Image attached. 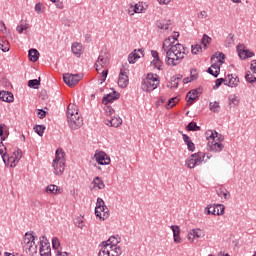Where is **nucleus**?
<instances>
[{"label":"nucleus","mask_w":256,"mask_h":256,"mask_svg":"<svg viewBox=\"0 0 256 256\" xmlns=\"http://www.w3.org/2000/svg\"><path fill=\"white\" fill-rule=\"evenodd\" d=\"M128 63H130V65H134V63H137V60L133 52L128 55Z\"/></svg>","instance_id":"55"},{"label":"nucleus","mask_w":256,"mask_h":256,"mask_svg":"<svg viewBox=\"0 0 256 256\" xmlns=\"http://www.w3.org/2000/svg\"><path fill=\"white\" fill-rule=\"evenodd\" d=\"M245 79L247 83H255L256 77L251 73V71H247L245 74Z\"/></svg>","instance_id":"42"},{"label":"nucleus","mask_w":256,"mask_h":256,"mask_svg":"<svg viewBox=\"0 0 256 256\" xmlns=\"http://www.w3.org/2000/svg\"><path fill=\"white\" fill-rule=\"evenodd\" d=\"M210 68L215 72V78L219 77V73H221V64H219V62H212Z\"/></svg>","instance_id":"37"},{"label":"nucleus","mask_w":256,"mask_h":256,"mask_svg":"<svg viewBox=\"0 0 256 256\" xmlns=\"http://www.w3.org/2000/svg\"><path fill=\"white\" fill-rule=\"evenodd\" d=\"M28 57L32 63H36L39 60V51L35 48H32L28 51Z\"/></svg>","instance_id":"30"},{"label":"nucleus","mask_w":256,"mask_h":256,"mask_svg":"<svg viewBox=\"0 0 256 256\" xmlns=\"http://www.w3.org/2000/svg\"><path fill=\"white\" fill-rule=\"evenodd\" d=\"M61 246V243L59 242V238L54 237L52 239V247L54 249V252L58 251L59 247Z\"/></svg>","instance_id":"46"},{"label":"nucleus","mask_w":256,"mask_h":256,"mask_svg":"<svg viewBox=\"0 0 256 256\" xmlns=\"http://www.w3.org/2000/svg\"><path fill=\"white\" fill-rule=\"evenodd\" d=\"M74 223L78 229H83V227H85V222H83V218L81 217L76 218Z\"/></svg>","instance_id":"48"},{"label":"nucleus","mask_w":256,"mask_h":256,"mask_svg":"<svg viewBox=\"0 0 256 256\" xmlns=\"http://www.w3.org/2000/svg\"><path fill=\"white\" fill-rule=\"evenodd\" d=\"M94 157L98 165H109L111 163V158L103 151L96 152Z\"/></svg>","instance_id":"15"},{"label":"nucleus","mask_w":256,"mask_h":256,"mask_svg":"<svg viewBox=\"0 0 256 256\" xmlns=\"http://www.w3.org/2000/svg\"><path fill=\"white\" fill-rule=\"evenodd\" d=\"M104 111H105V114L108 116V117H113V115H115V109H113V107L111 106H106L104 108Z\"/></svg>","instance_id":"47"},{"label":"nucleus","mask_w":256,"mask_h":256,"mask_svg":"<svg viewBox=\"0 0 256 256\" xmlns=\"http://www.w3.org/2000/svg\"><path fill=\"white\" fill-rule=\"evenodd\" d=\"M39 243L40 256H51V244L49 243V240H47V237L41 236Z\"/></svg>","instance_id":"10"},{"label":"nucleus","mask_w":256,"mask_h":256,"mask_svg":"<svg viewBox=\"0 0 256 256\" xmlns=\"http://www.w3.org/2000/svg\"><path fill=\"white\" fill-rule=\"evenodd\" d=\"M237 51H238V55L240 57V59H249V57H253L255 55V53H253L252 51L245 49V45L240 44L237 46Z\"/></svg>","instance_id":"17"},{"label":"nucleus","mask_w":256,"mask_h":256,"mask_svg":"<svg viewBox=\"0 0 256 256\" xmlns=\"http://www.w3.org/2000/svg\"><path fill=\"white\" fill-rule=\"evenodd\" d=\"M182 139L185 145H187L188 151H191V153H193L195 151V143H193L191 137H189L187 134H182Z\"/></svg>","instance_id":"24"},{"label":"nucleus","mask_w":256,"mask_h":256,"mask_svg":"<svg viewBox=\"0 0 256 256\" xmlns=\"http://www.w3.org/2000/svg\"><path fill=\"white\" fill-rule=\"evenodd\" d=\"M83 79V74H64L63 75V80L68 87H75L79 81Z\"/></svg>","instance_id":"9"},{"label":"nucleus","mask_w":256,"mask_h":256,"mask_svg":"<svg viewBox=\"0 0 256 256\" xmlns=\"http://www.w3.org/2000/svg\"><path fill=\"white\" fill-rule=\"evenodd\" d=\"M190 77H186L183 79V83L187 85V83H191V81H195L197 79V75L193 74V70L190 71Z\"/></svg>","instance_id":"45"},{"label":"nucleus","mask_w":256,"mask_h":256,"mask_svg":"<svg viewBox=\"0 0 256 256\" xmlns=\"http://www.w3.org/2000/svg\"><path fill=\"white\" fill-rule=\"evenodd\" d=\"M156 26L158 27V29L167 31V29H169V27H171V20H158L156 22Z\"/></svg>","instance_id":"28"},{"label":"nucleus","mask_w":256,"mask_h":256,"mask_svg":"<svg viewBox=\"0 0 256 256\" xmlns=\"http://www.w3.org/2000/svg\"><path fill=\"white\" fill-rule=\"evenodd\" d=\"M222 83H224V85H225V78H218L215 81V85H214L213 89H219L221 87Z\"/></svg>","instance_id":"50"},{"label":"nucleus","mask_w":256,"mask_h":256,"mask_svg":"<svg viewBox=\"0 0 256 256\" xmlns=\"http://www.w3.org/2000/svg\"><path fill=\"white\" fill-rule=\"evenodd\" d=\"M100 214L96 215V217H99L100 220L105 221V219H108L109 217V208L106 206H102L101 209L98 210Z\"/></svg>","instance_id":"29"},{"label":"nucleus","mask_w":256,"mask_h":256,"mask_svg":"<svg viewBox=\"0 0 256 256\" xmlns=\"http://www.w3.org/2000/svg\"><path fill=\"white\" fill-rule=\"evenodd\" d=\"M72 53L76 56V57H81V55H83V45H81V43H73L72 44Z\"/></svg>","instance_id":"26"},{"label":"nucleus","mask_w":256,"mask_h":256,"mask_svg":"<svg viewBox=\"0 0 256 256\" xmlns=\"http://www.w3.org/2000/svg\"><path fill=\"white\" fill-rule=\"evenodd\" d=\"M32 207H41L43 204L41 203V201L36 200L32 202Z\"/></svg>","instance_id":"63"},{"label":"nucleus","mask_w":256,"mask_h":256,"mask_svg":"<svg viewBox=\"0 0 256 256\" xmlns=\"http://www.w3.org/2000/svg\"><path fill=\"white\" fill-rule=\"evenodd\" d=\"M215 59H217V63H220V65H223V63H225V55L223 54V52H216L211 57L212 63H213V61H215Z\"/></svg>","instance_id":"31"},{"label":"nucleus","mask_w":256,"mask_h":256,"mask_svg":"<svg viewBox=\"0 0 256 256\" xmlns=\"http://www.w3.org/2000/svg\"><path fill=\"white\" fill-rule=\"evenodd\" d=\"M116 99H119V94H117V92H113L112 94H107L106 96H104L102 98V103L104 105H107L109 103H113V101H116Z\"/></svg>","instance_id":"22"},{"label":"nucleus","mask_w":256,"mask_h":256,"mask_svg":"<svg viewBox=\"0 0 256 256\" xmlns=\"http://www.w3.org/2000/svg\"><path fill=\"white\" fill-rule=\"evenodd\" d=\"M68 125L72 131H77V129H81L83 127V117L80 114H76L72 118H68Z\"/></svg>","instance_id":"12"},{"label":"nucleus","mask_w":256,"mask_h":256,"mask_svg":"<svg viewBox=\"0 0 256 256\" xmlns=\"http://www.w3.org/2000/svg\"><path fill=\"white\" fill-rule=\"evenodd\" d=\"M207 215H224L225 206L222 204L210 205L206 208Z\"/></svg>","instance_id":"14"},{"label":"nucleus","mask_w":256,"mask_h":256,"mask_svg":"<svg viewBox=\"0 0 256 256\" xmlns=\"http://www.w3.org/2000/svg\"><path fill=\"white\" fill-rule=\"evenodd\" d=\"M46 193L57 195V193H59V188L56 185L50 184L46 187Z\"/></svg>","instance_id":"40"},{"label":"nucleus","mask_w":256,"mask_h":256,"mask_svg":"<svg viewBox=\"0 0 256 256\" xmlns=\"http://www.w3.org/2000/svg\"><path fill=\"white\" fill-rule=\"evenodd\" d=\"M218 135L219 133L217 131L213 132V130H208L206 132V139H212V141H209L207 144L208 151H211L212 153H221V151L225 149L223 143L215 140V137H218Z\"/></svg>","instance_id":"3"},{"label":"nucleus","mask_w":256,"mask_h":256,"mask_svg":"<svg viewBox=\"0 0 256 256\" xmlns=\"http://www.w3.org/2000/svg\"><path fill=\"white\" fill-rule=\"evenodd\" d=\"M35 11L36 13L41 14L43 13V3L39 2L35 5Z\"/></svg>","instance_id":"54"},{"label":"nucleus","mask_w":256,"mask_h":256,"mask_svg":"<svg viewBox=\"0 0 256 256\" xmlns=\"http://www.w3.org/2000/svg\"><path fill=\"white\" fill-rule=\"evenodd\" d=\"M145 53V50H143V49H135L133 52H132V54L134 55V58L136 59V61H137V59H141V56L142 57H144V54Z\"/></svg>","instance_id":"44"},{"label":"nucleus","mask_w":256,"mask_h":256,"mask_svg":"<svg viewBox=\"0 0 256 256\" xmlns=\"http://www.w3.org/2000/svg\"><path fill=\"white\" fill-rule=\"evenodd\" d=\"M76 115H79V110L77 109V105L70 104L66 111L67 119H71L72 117H75Z\"/></svg>","instance_id":"21"},{"label":"nucleus","mask_w":256,"mask_h":256,"mask_svg":"<svg viewBox=\"0 0 256 256\" xmlns=\"http://www.w3.org/2000/svg\"><path fill=\"white\" fill-rule=\"evenodd\" d=\"M16 31L19 33H23V31H27V25L20 24L16 27Z\"/></svg>","instance_id":"56"},{"label":"nucleus","mask_w":256,"mask_h":256,"mask_svg":"<svg viewBox=\"0 0 256 256\" xmlns=\"http://www.w3.org/2000/svg\"><path fill=\"white\" fill-rule=\"evenodd\" d=\"M161 81L159 80V76L157 74L148 73L141 82V89L146 93L151 91H155L157 87H159Z\"/></svg>","instance_id":"2"},{"label":"nucleus","mask_w":256,"mask_h":256,"mask_svg":"<svg viewBox=\"0 0 256 256\" xmlns=\"http://www.w3.org/2000/svg\"><path fill=\"white\" fill-rule=\"evenodd\" d=\"M163 55H165V63L167 65L177 67L185 59V46H173L166 52H163Z\"/></svg>","instance_id":"1"},{"label":"nucleus","mask_w":256,"mask_h":256,"mask_svg":"<svg viewBox=\"0 0 256 256\" xmlns=\"http://www.w3.org/2000/svg\"><path fill=\"white\" fill-rule=\"evenodd\" d=\"M37 111V116L39 117V119H45V117H47V111L43 109H38Z\"/></svg>","instance_id":"53"},{"label":"nucleus","mask_w":256,"mask_h":256,"mask_svg":"<svg viewBox=\"0 0 256 256\" xmlns=\"http://www.w3.org/2000/svg\"><path fill=\"white\" fill-rule=\"evenodd\" d=\"M186 131H201V126H198L196 122H190L186 126Z\"/></svg>","instance_id":"38"},{"label":"nucleus","mask_w":256,"mask_h":256,"mask_svg":"<svg viewBox=\"0 0 256 256\" xmlns=\"http://www.w3.org/2000/svg\"><path fill=\"white\" fill-rule=\"evenodd\" d=\"M35 133L39 135V137H43V133H45V126L44 125H36L34 127Z\"/></svg>","instance_id":"41"},{"label":"nucleus","mask_w":256,"mask_h":256,"mask_svg":"<svg viewBox=\"0 0 256 256\" xmlns=\"http://www.w3.org/2000/svg\"><path fill=\"white\" fill-rule=\"evenodd\" d=\"M211 41H212L211 37H209L207 34H204L201 39V43L202 45H204V47H207V44L211 43Z\"/></svg>","instance_id":"49"},{"label":"nucleus","mask_w":256,"mask_h":256,"mask_svg":"<svg viewBox=\"0 0 256 256\" xmlns=\"http://www.w3.org/2000/svg\"><path fill=\"white\" fill-rule=\"evenodd\" d=\"M172 232H173V237H174V243H182L183 239H181L180 233L181 229L177 225H172L171 226Z\"/></svg>","instance_id":"23"},{"label":"nucleus","mask_w":256,"mask_h":256,"mask_svg":"<svg viewBox=\"0 0 256 256\" xmlns=\"http://www.w3.org/2000/svg\"><path fill=\"white\" fill-rule=\"evenodd\" d=\"M39 85H41V78L28 81V87H30L31 89H38Z\"/></svg>","instance_id":"36"},{"label":"nucleus","mask_w":256,"mask_h":256,"mask_svg":"<svg viewBox=\"0 0 256 256\" xmlns=\"http://www.w3.org/2000/svg\"><path fill=\"white\" fill-rule=\"evenodd\" d=\"M209 109H210V111H212V113H219V111L221 109V105L217 101L210 102Z\"/></svg>","instance_id":"35"},{"label":"nucleus","mask_w":256,"mask_h":256,"mask_svg":"<svg viewBox=\"0 0 256 256\" xmlns=\"http://www.w3.org/2000/svg\"><path fill=\"white\" fill-rule=\"evenodd\" d=\"M151 55L153 59H159V52H157L156 50H152Z\"/></svg>","instance_id":"64"},{"label":"nucleus","mask_w":256,"mask_h":256,"mask_svg":"<svg viewBox=\"0 0 256 256\" xmlns=\"http://www.w3.org/2000/svg\"><path fill=\"white\" fill-rule=\"evenodd\" d=\"M151 64L158 69V71H163V61H161V58L154 59Z\"/></svg>","instance_id":"39"},{"label":"nucleus","mask_w":256,"mask_h":256,"mask_svg":"<svg viewBox=\"0 0 256 256\" xmlns=\"http://www.w3.org/2000/svg\"><path fill=\"white\" fill-rule=\"evenodd\" d=\"M199 95H201L199 89L190 90L186 95L188 105H193V101H196L199 98Z\"/></svg>","instance_id":"18"},{"label":"nucleus","mask_w":256,"mask_h":256,"mask_svg":"<svg viewBox=\"0 0 256 256\" xmlns=\"http://www.w3.org/2000/svg\"><path fill=\"white\" fill-rule=\"evenodd\" d=\"M233 37L234 35L231 33L226 37V44L228 45V47H231V45L235 43V40H233Z\"/></svg>","instance_id":"51"},{"label":"nucleus","mask_w":256,"mask_h":256,"mask_svg":"<svg viewBox=\"0 0 256 256\" xmlns=\"http://www.w3.org/2000/svg\"><path fill=\"white\" fill-rule=\"evenodd\" d=\"M191 48H192V54L193 55H197V53H199L202 49L201 45H199V44L192 45Z\"/></svg>","instance_id":"52"},{"label":"nucleus","mask_w":256,"mask_h":256,"mask_svg":"<svg viewBox=\"0 0 256 256\" xmlns=\"http://www.w3.org/2000/svg\"><path fill=\"white\" fill-rule=\"evenodd\" d=\"M168 38H170L173 43H177V39H179V34H178V32H174V35L170 36Z\"/></svg>","instance_id":"59"},{"label":"nucleus","mask_w":256,"mask_h":256,"mask_svg":"<svg viewBox=\"0 0 256 256\" xmlns=\"http://www.w3.org/2000/svg\"><path fill=\"white\" fill-rule=\"evenodd\" d=\"M0 99H1V101H4L6 103H13V101H14L13 93H11L9 91H1Z\"/></svg>","instance_id":"25"},{"label":"nucleus","mask_w":256,"mask_h":256,"mask_svg":"<svg viewBox=\"0 0 256 256\" xmlns=\"http://www.w3.org/2000/svg\"><path fill=\"white\" fill-rule=\"evenodd\" d=\"M22 247L25 252L29 253V255L37 254V244L35 243V236L33 232H26L23 241Z\"/></svg>","instance_id":"5"},{"label":"nucleus","mask_w":256,"mask_h":256,"mask_svg":"<svg viewBox=\"0 0 256 256\" xmlns=\"http://www.w3.org/2000/svg\"><path fill=\"white\" fill-rule=\"evenodd\" d=\"M122 253L123 250H121V248H115L114 250L111 246H108V244H102L98 256H121Z\"/></svg>","instance_id":"8"},{"label":"nucleus","mask_w":256,"mask_h":256,"mask_svg":"<svg viewBox=\"0 0 256 256\" xmlns=\"http://www.w3.org/2000/svg\"><path fill=\"white\" fill-rule=\"evenodd\" d=\"M171 87H173L174 89H177V87H179V82L174 77L171 78Z\"/></svg>","instance_id":"57"},{"label":"nucleus","mask_w":256,"mask_h":256,"mask_svg":"<svg viewBox=\"0 0 256 256\" xmlns=\"http://www.w3.org/2000/svg\"><path fill=\"white\" fill-rule=\"evenodd\" d=\"M191 231L193 239H199V237H201V235H199V229H192Z\"/></svg>","instance_id":"58"},{"label":"nucleus","mask_w":256,"mask_h":256,"mask_svg":"<svg viewBox=\"0 0 256 256\" xmlns=\"http://www.w3.org/2000/svg\"><path fill=\"white\" fill-rule=\"evenodd\" d=\"M103 207H105V201L103 200V198H97L95 215H100L99 209H103Z\"/></svg>","instance_id":"34"},{"label":"nucleus","mask_w":256,"mask_h":256,"mask_svg":"<svg viewBox=\"0 0 256 256\" xmlns=\"http://www.w3.org/2000/svg\"><path fill=\"white\" fill-rule=\"evenodd\" d=\"M109 63V53L108 52H100L96 63L94 64L96 71H100L103 67H107Z\"/></svg>","instance_id":"11"},{"label":"nucleus","mask_w":256,"mask_h":256,"mask_svg":"<svg viewBox=\"0 0 256 256\" xmlns=\"http://www.w3.org/2000/svg\"><path fill=\"white\" fill-rule=\"evenodd\" d=\"M143 11V8H139V6L136 4L133 7V13H141Z\"/></svg>","instance_id":"61"},{"label":"nucleus","mask_w":256,"mask_h":256,"mask_svg":"<svg viewBox=\"0 0 256 256\" xmlns=\"http://www.w3.org/2000/svg\"><path fill=\"white\" fill-rule=\"evenodd\" d=\"M179 45H183V44H180V43H175L173 42L169 37L166 38L164 41H163V44H162V53H166L167 51H169V49L173 48V47H179Z\"/></svg>","instance_id":"19"},{"label":"nucleus","mask_w":256,"mask_h":256,"mask_svg":"<svg viewBox=\"0 0 256 256\" xmlns=\"http://www.w3.org/2000/svg\"><path fill=\"white\" fill-rule=\"evenodd\" d=\"M218 197H221V199H225L226 201H229L231 199V194L227 190L219 189L216 191Z\"/></svg>","instance_id":"33"},{"label":"nucleus","mask_w":256,"mask_h":256,"mask_svg":"<svg viewBox=\"0 0 256 256\" xmlns=\"http://www.w3.org/2000/svg\"><path fill=\"white\" fill-rule=\"evenodd\" d=\"M127 85H129V70L121 68L118 76V86L121 87V89H125Z\"/></svg>","instance_id":"13"},{"label":"nucleus","mask_w":256,"mask_h":256,"mask_svg":"<svg viewBox=\"0 0 256 256\" xmlns=\"http://www.w3.org/2000/svg\"><path fill=\"white\" fill-rule=\"evenodd\" d=\"M178 101H179V99L177 97L170 98L167 103L166 109H173V107H175V105H177Z\"/></svg>","instance_id":"43"},{"label":"nucleus","mask_w":256,"mask_h":256,"mask_svg":"<svg viewBox=\"0 0 256 256\" xmlns=\"http://www.w3.org/2000/svg\"><path fill=\"white\" fill-rule=\"evenodd\" d=\"M121 243V238L119 235L116 236H110L107 241L102 242V245H107L108 247H111L114 251L115 249H121V247L117 246Z\"/></svg>","instance_id":"16"},{"label":"nucleus","mask_w":256,"mask_h":256,"mask_svg":"<svg viewBox=\"0 0 256 256\" xmlns=\"http://www.w3.org/2000/svg\"><path fill=\"white\" fill-rule=\"evenodd\" d=\"M94 187L97 189H103L105 187V182H103V178L96 176L92 181Z\"/></svg>","instance_id":"32"},{"label":"nucleus","mask_w":256,"mask_h":256,"mask_svg":"<svg viewBox=\"0 0 256 256\" xmlns=\"http://www.w3.org/2000/svg\"><path fill=\"white\" fill-rule=\"evenodd\" d=\"M205 161V154L203 152H198L192 154L188 160H186V165L189 169H195V167L201 165Z\"/></svg>","instance_id":"7"},{"label":"nucleus","mask_w":256,"mask_h":256,"mask_svg":"<svg viewBox=\"0 0 256 256\" xmlns=\"http://www.w3.org/2000/svg\"><path fill=\"white\" fill-rule=\"evenodd\" d=\"M0 155L5 165H9V163H11L10 167H15L16 165L15 163H19V159H21V155H19V152L16 158L14 157L9 158V155H7V147H5V144H3V142H0Z\"/></svg>","instance_id":"6"},{"label":"nucleus","mask_w":256,"mask_h":256,"mask_svg":"<svg viewBox=\"0 0 256 256\" xmlns=\"http://www.w3.org/2000/svg\"><path fill=\"white\" fill-rule=\"evenodd\" d=\"M230 105H234V107L239 105V100H237V97L234 96L233 98H230Z\"/></svg>","instance_id":"60"},{"label":"nucleus","mask_w":256,"mask_h":256,"mask_svg":"<svg viewBox=\"0 0 256 256\" xmlns=\"http://www.w3.org/2000/svg\"><path fill=\"white\" fill-rule=\"evenodd\" d=\"M107 125H110V127H121L123 125V119L119 116H113Z\"/></svg>","instance_id":"27"},{"label":"nucleus","mask_w":256,"mask_h":256,"mask_svg":"<svg viewBox=\"0 0 256 256\" xmlns=\"http://www.w3.org/2000/svg\"><path fill=\"white\" fill-rule=\"evenodd\" d=\"M250 69L251 71H253V73H256V60H253L251 65H250Z\"/></svg>","instance_id":"62"},{"label":"nucleus","mask_w":256,"mask_h":256,"mask_svg":"<svg viewBox=\"0 0 256 256\" xmlns=\"http://www.w3.org/2000/svg\"><path fill=\"white\" fill-rule=\"evenodd\" d=\"M52 167L54 175H63L65 171V152H63V149L58 148L56 150V158L52 162Z\"/></svg>","instance_id":"4"},{"label":"nucleus","mask_w":256,"mask_h":256,"mask_svg":"<svg viewBox=\"0 0 256 256\" xmlns=\"http://www.w3.org/2000/svg\"><path fill=\"white\" fill-rule=\"evenodd\" d=\"M225 85L228 87H238L239 86V77L228 74L225 78Z\"/></svg>","instance_id":"20"}]
</instances>
